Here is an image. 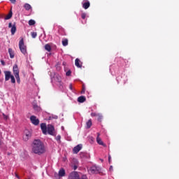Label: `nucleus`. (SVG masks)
Here are the masks:
<instances>
[{"mask_svg":"<svg viewBox=\"0 0 179 179\" xmlns=\"http://www.w3.org/2000/svg\"><path fill=\"white\" fill-rule=\"evenodd\" d=\"M8 54L10 55V58H15V53L12 49H8Z\"/></svg>","mask_w":179,"mask_h":179,"instance_id":"6ab92c4d","label":"nucleus"},{"mask_svg":"<svg viewBox=\"0 0 179 179\" xmlns=\"http://www.w3.org/2000/svg\"><path fill=\"white\" fill-rule=\"evenodd\" d=\"M88 173L90 174H97L100 173V167L94 165L88 169Z\"/></svg>","mask_w":179,"mask_h":179,"instance_id":"20e7f679","label":"nucleus"},{"mask_svg":"<svg viewBox=\"0 0 179 179\" xmlns=\"http://www.w3.org/2000/svg\"><path fill=\"white\" fill-rule=\"evenodd\" d=\"M34 110H36V111H40V107H38L36 105H34Z\"/></svg>","mask_w":179,"mask_h":179,"instance_id":"7c9ffc66","label":"nucleus"},{"mask_svg":"<svg viewBox=\"0 0 179 179\" xmlns=\"http://www.w3.org/2000/svg\"><path fill=\"white\" fill-rule=\"evenodd\" d=\"M56 141L58 142V143H61V135H58L55 137Z\"/></svg>","mask_w":179,"mask_h":179,"instance_id":"a878e982","label":"nucleus"},{"mask_svg":"<svg viewBox=\"0 0 179 179\" xmlns=\"http://www.w3.org/2000/svg\"><path fill=\"white\" fill-rule=\"evenodd\" d=\"M10 2H11L12 3H15V2H16V0H10Z\"/></svg>","mask_w":179,"mask_h":179,"instance_id":"ea45409f","label":"nucleus"},{"mask_svg":"<svg viewBox=\"0 0 179 179\" xmlns=\"http://www.w3.org/2000/svg\"><path fill=\"white\" fill-rule=\"evenodd\" d=\"M65 176V169H61L59 171V177H64Z\"/></svg>","mask_w":179,"mask_h":179,"instance_id":"a211bd4d","label":"nucleus"},{"mask_svg":"<svg viewBox=\"0 0 179 179\" xmlns=\"http://www.w3.org/2000/svg\"><path fill=\"white\" fill-rule=\"evenodd\" d=\"M81 17H82V19H86V13H83L81 14Z\"/></svg>","mask_w":179,"mask_h":179,"instance_id":"473e14b6","label":"nucleus"},{"mask_svg":"<svg viewBox=\"0 0 179 179\" xmlns=\"http://www.w3.org/2000/svg\"><path fill=\"white\" fill-rule=\"evenodd\" d=\"M3 117L4 118V120H8V118H9V117L5 115V113H3Z\"/></svg>","mask_w":179,"mask_h":179,"instance_id":"c9c22d12","label":"nucleus"},{"mask_svg":"<svg viewBox=\"0 0 179 179\" xmlns=\"http://www.w3.org/2000/svg\"><path fill=\"white\" fill-rule=\"evenodd\" d=\"M1 62L2 65H5V62H3V60H1Z\"/></svg>","mask_w":179,"mask_h":179,"instance_id":"a19ab883","label":"nucleus"},{"mask_svg":"<svg viewBox=\"0 0 179 179\" xmlns=\"http://www.w3.org/2000/svg\"><path fill=\"white\" fill-rule=\"evenodd\" d=\"M30 120L34 125H38L40 124V120L34 115L31 116Z\"/></svg>","mask_w":179,"mask_h":179,"instance_id":"9d476101","label":"nucleus"},{"mask_svg":"<svg viewBox=\"0 0 179 179\" xmlns=\"http://www.w3.org/2000/svg\"><path fill=\"white\" fill-rule=\"evenodd\" d=\"M3 144V141H2V138H0V146H2Z\"/></svg>","mask_w":179,"mask_h":179,"instance_id":"4c0bfd02","label":"nucleus"},{"mask_svg":"<svg viewBox=\"0 0 179 179\" xmlns=\"http://www.w3.org/2000/svg\"><path fill=\"white\" fill-rule=\"evenodd\" d=\"M8 27L11 28V30H10L11 34L12 36H14L15 34L16 33V24H14L12 25V22H10L8 24Z\"/></svg>","mask_w":179,"mask_h":179,"instance_id":"9b49d317","label":"nucleus"},{"mask_svg":"<svg viewBox=\"0 0 179 179\" xmlns=\"http://www.w3.org/2000/svg\"><path fill=\"white\" fill-rule=\"evenodd\" d=\"M24 8L26 9V10H30V9H31V6H30L29 3H25L24 5Z\"/></svg>","mask_w":179,"mask_h":179,"instance_id":"412c9836","label":"nucleus"},{"mask_svg":"<svg viewBox=\"0 0 179 179\" xmlns=\"http://www.w3.org/2000/svg\"><path fill=\"white\" fill-rule=\"evenodd\" d=\"M71 73H72V71H71V70H69V71L66 73V76H71Z\"/></svg>","mask_w":179,"mask_h":179,"instance_id":"72a5a7b5","label":"nucleus"},{"mask_svg":"<svg viewBox=\"0 0 179 179\" xmlns=\"http://www.w3.org/2000/svg\"><path fill=\"white\" fill-rule=\"evenodd\" d=\"M13 74L17 80V83H20V77L19 76V68L16 64L13 66Z\"/></svg>","mask_w":179,"mask_h":179,"instance_id":"39448f33","label":"nucleus"},{"mask_svg":"<svg viewBox=\"0 0 179 179\" xmlns=\"http://www.w3.org/2000/svg\"><path fill=\"white\" fill-rule=\"evenodd\" d=\"M80 156H85V153L84 152H81L80 153Z\"/></svg>","mask_w":179,"mask_h":179,"instance_id":"37998d69","label":"nucleus"},{"mask_svg":"<svg viewBox=\"0 0 179 179\" xmlns=\"http://www.w3.org/2000/svg\"><path fill=\"white\" fill-rule=\"evenodd\" d=\"M10 79H11V83H16V80H15V76H12L11 78H10Z\"/></svg>","mask_w":179,"mask_h":179,"instance_id":"c85d7f7f","label":"nucleus"},{"mask_svg":"<svg viewBox=\"0 0 179 179\" xmlns=\"http://www.w3.org/2000/svg\"><path fill=\"white\" fill-rule=\"evenodd\" d=\"M82 4H83V8L84 9H89V8L90 7V2L87 1H83Z\"/></svg>","mask_w":179,"mask_h":179,"instance_id":"4468645a","label":"nucleus"},{"mask_svg":"<svg viewBox=\"0 0 179 179\" xmlns=\"http://www.w3.org/2000/svg\"><path fill=\"white\" fill-rule=\"evenodd\" d=\"M78 179H87V176L86 175H83L81 177L80 176Z\"/></svg>","mask_w":179,"mask_h":179,"instance_id":"2f4dec72","label":"nucleus"},{"mask_svg":"<svg viewBox=\"0 0 179 179\" xmlns=\"http://www.w3.org/2000/svg\"><path fill=\"white\" fill-rule=\"evenodd\" d=\"M69 89L70 90L73 91V87H72V84L69 85Z\"/></svg>","mask_w":179,"mask_h":179,"instance_id":"e433bc0d","label":"nucleus"},{"mask_svg":"<svg viewBox=\"0 0 179 179\" xmlns=\"http://www.w3.org/2000/svg\"><path fill=\"white\" fill-rule=\"evenodd\" d=\"M31 150L32 153L41 156V155H44V153L47 152V148H45L44 143L41 140H34L31 145Z\"/></svg>","mask_w":179,"mask_h":179,"instance_id":"f257e3e1","label":"nucleus"},{"mask_svg":"<svg viewBox=\"0 0 179 179\" xmlns=\"http://www.w3.org/2000/svg\"><path fill=\"white\" fill-rule=\"evenodd\" d=\"M78 103H85L86 101V97L81 96L78 98Z\"/></svg>","mask_w":179,"mask_h":179,"instance_id":"dca6fc26","label":"nucleus"},{"mask_svg":"<svg viewBox=\"0 0 179 179\" xmlns=\"http://www.w3.org/2000/svg\"><path fill=\"white\" fill-rule=\"evenodd\" d=\"M0 75H1V70H0Z\"/></svg>","mask_w":179,"mask_h":179,"instance_id":"a18cd8bd","label":"nucleus"},{"mask_svg":"<svg viewBox=\"0 0 179 179\" xmlns=\"http://www.w3.org/2000/svg\"><path fill=\"white\" fill-rule=\"evenodd\" d=\"M109 170H110V171H112V170H113V166H110Z\"/></svg>","mask_w":179,"mask_h":179,"instance_id":"79ce46f5","label":"nucleus"},{"mask_svg":"<svg viewBox=\"0 0 179 179\" xmlns=\"http://www.w3.org/2000/svg\"><path fill=\"white\" fill-rule=\"evenodd\" d=\"M108 162L111 163V155H108Z\"/></svg>","mask_w":179,"mask_h":179,"instance_id":"58836bf2","label":"nucleus"},{"mask_svg":"<svg viewBox=\"0 0 179 179\" xmlns=\"http://www.w3.org/2000/svg\"><path fill=\"white\" fill-rule=\"evenodd\" d=\"M96 117H98V121H100L103 118V115L100 113H98Z\"/></svg>","mask_w":179,"mask_h":179,"instance_id":"c756f323","label":"nucleus"},{"mask_svg":"<svg viewBox=\"0 0 179 179\" xmlns=\"http://www.w3.org/2000/svg\"><path fill=\"white\" fill-rule=\"evenodd\" d=\"M99 113H91V117H97V115H98Z\"/></svg>","mask_w":179,"mask_h":179,"instance_id":"f704fd0d","label":"nucleus"},{"mask_svg":"<svg viewBox=\"0 0 179 179\" xmlns=\"http://www.w3.org/2000/svg\"><path fill=\"white\" fill-rule=\"evenodd\" d=\"M52 118H53L54 120H57V119H58V116L52 115V116H50V117H49V120H52Z\"/></svg>","mask_w":179,"mask_h":179,"instance_id":"cd10ccee","label":"nucleus"},{"mask_svg":"<svg viewBox=\"0 0 179 179\" xmlns=\"http://www.w3.org/2000/svg\"><path fill=\"white\" fill-rule=\"evenodd\" d=\"M83 147V146L82 145V144H78V145H76V147L73 148V152L75 155H78V153H79V152H80V150H82Z\"/></svg>","mask_w":179,"mask_h":179,"instance_id":"1a4fd4ad","label":"nucleus"},{"mask_svg":"<svg viewBox=\"0 0 179 179\" xmlns=\"http://www.w3.org/2000/svg\"><path fill=\"white\" fill-rule=\"evenodd\" d=\"M79 173L76 171H73L69 175L68 179H79Z\"/></svg>","mask_w":179,"mask_h":179,"instance_id":"6e6552de","label":"nucleus"},{"mask_svg":"<svg viewBox=\"0 0 179 179\" xmlns=\"http://www.w3.org/2000/svg\"><path fill=\"white\" fill-rule=\"evenodd\" d=\"M29 26H34V24H36V21H34V20H30L29 21Z\"/></svg>","mask_w":179,"mask_h":179,"instance_id":"393cba45","label":"nucleus"},{"mask_svg":"<svg viewBox=\"0 0 179 179\" xmlns=\"http://www.w3.org/2000/svg\"><path fill=\"white\" fill-rule=\"evenodd\" d=\"M96 142L99 145L106 147V144H104L101 138H100V133H97Z\"/></svg>","mask_w":179,"mask_h":179,"instance_id":"ddd939ff","label":"nucleus"},{"mask_svg":"<svg viewBox=\"0 0 179 179\" xmlns=\"http://www.w3.org/2000/svg\"><path fill=\"white\" fill-rule=\"evenodd\" d=\"M10 17H12V11H10V12L5 17V20H9V19H10Z\"/></svg>","mask_w":179,"mask_h":179,"instance_id":"b1692460","label":"nucleus"},{"mask_svg":"<svg viewBox=\"0 0 179 179\" xmlns=\"http://www.w3.org/2000/svg\"><path fill=\"white\" fill-rule=\"evenodd\" d=\"M19 48L22 54H23V55L25 57H27V46L24 45V41L23 38H21L19 42Z\"/></svg>","mask_w":179,"mask_h":179,"instance_id":"7ed1b4c3","label":"nucleus"},{"mask_svg":"<svg viewBox=\"0 0 179 179\" xmlns=\"http://www.w3.org/2000/svg\"><path fill=\"white\" fill-rule=\"evenodd\" d=\"M15 177H16L17 178H20L19 176H17V174L15 175Z\"/></svg>","mask_w":179,"mask_h":179,"instance_id":"c03bdc74","label":"nucleus"},{"mask_svg":"<svg viewBox=\"0 0 179 179\" xmlns=\"http://www.w3.org/2000/svg\"><path fill=\"white\" fill-rule=\"evenodd\" d=\"M10 71H6L5 72V80H9L11 78Z\"/></svg>","mask_w":179,"mask_h":179,"instance_id":"2eb2a0df","label":"nucleus"},{"mask_svg":"<svg viewBox=\"0 0 179 179\" xmlns=\"http://www.w3.org/2000/svg\"><path fill=\"white\" fill-rule=\"evenodd\" d=\"M75 65L77 68H82V64H80V60L79 59L75 60Z\"/></svg>","mask_w":179,"mask_h":179,"instance_id":"f3484780","label":"nucleus"},{"mask_svg":"<svg viewBox=\"0 0 179 179\" xmlns=\"http://www.w3.org/2000/svg\"><path fill=\"white\" fill-rule=\"evenodd\" d=\"M86 125H87V129H89V128H90V127H92V119H90V120L87 122Z\"/></svg>","mask_w":179,"mask_h":179,"instance_id":"4be33fe9","label":"nucleus"},{"mask_svg":"<svg viewBox=\"0 0 179 179\" xmlns=\"http://www.w3.org/2000/svg\"><path fill=\"white\" fill-rule=\"evenodd\" d=\"M62 43V45H64V47H66V45H68V39L63 38Z\"/></svg>","mask_w":179,"mask_h":179,"instance_id":"aec40b11","label":"nucleus"},{"mask_svg":"<svg viewBox=\"0 0 179 179\" xmlns=\"http://www.w3.org/2000/svg\"><path fill=\"white\" fill-rule=\"evenodd\" d=\"M45 50H46V51H48V52H50V51H51V45H50V44H46L45 45Z\"/></svg>","mask_w":179,"mask_h":179,"instance_id":"5701e85b","label":"nucleus"},{"mask_svg":"<svg viewBox=\"0 0 179 179\" xmlns=\"http://www.w3.org/2000/svg\"><path fill=\"white\" fill-rule=\"evenodd\" d=\"M31 36L32 38H36L37 37V32H31Z\"/></svg>","mask_w":179,"mask_h":179,"instance_id":"bb28decb","label":"nucleus"},{"mask_svg":"<svg viewBox=\"0 0 179 179\" xmlns=\"http://www.w3.org/2000/svg\"><path fill=\"white\" fill-rule=\"evenodd\" d=\"M30 138H31V132L29 130H25L24 131L23 140L26 142L28 139H30Z\"/></svg>","mask_w":179,"mask_h":179,"instance_id":"0eeeda50","label":"nucleus"},{"mask_svg":"<svg viewBox=\"0 0 179 179\" xmlns=\"http://www.w3.org/2000/svg\"><path fill=\"white\" fill-rule=\"evenodd\" d=\"M41 129L44 135H52V136H56L57 134H55V128L52 124H47L45 123L41 124Z\"/></svg>","mask_w":179,"mask_h":179,"instance_id":"f03ea898","label":"nucleus"},{"mask_svg":"<svg viewBox=\"0 0 179 179\" xmlns=\"http://www.w3.org/2000/svg\"><path fill=\"white\" fill-rule=\"evenodd\" d=\"M54 80H55V82L57 83L59 89H64V83H62V82L61 81V77L59 75H55Z\"/></svg>","mask_w":179,"mask_h":179,"instance_id":"423d86ee","label":"nucleus"},{"mask_svg":"<svg viewBox=\"0 0 179 179\" xmlns=\"http://www.w3.org/2000/svg\"><path fill=\"white\" fill-rule=\"evenodd\" d=\"M72 164H73L72 167L73 170H77L78 167H79V162L78 161V159H73Z\"/></svg>","mask_w":179,"mask_h":179,"instance_id":"f8f14e48","label":"nucleus"}]
</instances>
